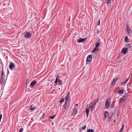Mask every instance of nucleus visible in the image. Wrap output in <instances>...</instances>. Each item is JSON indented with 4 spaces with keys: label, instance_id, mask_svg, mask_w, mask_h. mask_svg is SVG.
<instances>
[{
    "label": "nucleus",
    "instance_id": "1",
    "mask_svg": "<svg viewBox=\"0 0 132 132\" xmlns=\"http://www.w3.org/2000/svg\"><path fill=\"white\" fill-rule=\"evenodd\" d=\"M111 99L109 98H108L106 102L105 106L106 109H108L111 104Z\"/></svg>",
    "mask_w": 132,
    "mask_h": 132
},
{
    "label": "nucleus",
    "instance_id": "2",
    "mask_svg": "<svg viewBox=\"0 0 132 132\" xmlns=\"http://www.w3.org/2000/svg\"><path fill=\"white\" fill-rule=\"evenodd\" d=\"M63 107L67 111H68L70 108V104L69 102H65L63 105Z\"/></svg>",
    "mask_w": 132,
    "mask_h": 132
},
{
    "label": "nucleus",
    "instance_id": "3",
    "mask_svg": "<svg viewBox=\"0 0 132 132\" xmlns=\"http://www.w3.org/2000/svg\"><path fill=\"white\" fill-rule=\"evenodd\" d=\"M126 28L127 30V32L128 35L129 36L130 35V36H131V34L132 33V31L128 24H127L126 25Z\"/></svg>",
    "mask_w": 132,
    "mask_h": 132
},
{
    "label": "nucleus",
    "instance_id": "4",
    "mask_svg": "<svg viewBox=\"0 0 132 132\" xmlns=\"http://www.w3.org/2000/svg\"><path fill=\"white\" fill-rule=\"evenodd\" d=\"M58 77V76L56 77V80L54 82L55 83V84L57 85V83L58 82L59 83V85H61L62 82V81L60 79H59Z\"/></svg>",
    "mask_w": 132,
    "mask_h": 132
},
{
    "label": "nucleus",
    "instance_id": "5",
    "mask_svg": "<svg viewBox=\"0 0 132 132\" xmlns=\"http://www.w3.org/2000/svg\"><path fill=\"white\" fill-rule=\"evenodd\" d=\"M24 36L26 38H29L31 36V34L28 32H26L23 33Z\"/></svg>",
    "mask_w": 132,
    "mask_h": 132
},
{
    "label": "nucleus",
    "instance_id": "6",
    "mask_svg": "<svg viewBox=\"0 0 132 132\" xmlns=\"http://www.w3.org/2000/svg\"><path fill=\"white\" fill-rule=\"evenodd\" d=\"M92 59V55H89L87 57L86 62L87 64L89 63L91 61Z\"/></svg>",
    "mask_w": 132,
    "mask_h": 132
},
{
    "label": "nucleus",
    "instance_id": "7",
    "mask_svg": "<svg viewBox=\"0 0 132 132\" xmlns=\"http://www.w3.org/2000/svg\"><path fill=\"white\" fill-rule=\"evenodd\" d=\"M10 63V64L9 67V68L11 70H13L15 68V65L12 62H11Z\"/></svg>",
    "mask_w": 132,
    "mask_h": 132
},
{
    "label": "nucleus",
    "instance_id": "8",
    "mask_svg": "<svg viewBox=\"0 0 132 132\" xmlns=\"http://www.w3.org/2000/svg\"><path fill=\"white\" fill-rule=\"evenodd\" d=\"M128 49L127 48H122V49L121 52L122 53H123L124 54H126L128 52Z\"/></svg>",
    "mask_w": 132,
    "mask_h": 132
},
{
    "label": "nucleus",
    "instance_id": "9",
    "mask_svg": "<svg viewBox=\"0 0 132 132\" xmlns=\"http://www.w3.org/2000/svg\"><path fill=\"white\" fill-rule=\"evenodd\" d=\"M77 108H76L75 107L73 109V112L72 114V116H75L76 115V114H77Z\"/></svg>",
    "mask_w": 132,
    "mask_h": 132
},
{
    "label": "nucleus",
    "instance_id": "10",
    "mask_svg": "<svg viewBox=\"0 0 132 132\" xmlns=\"http://www.w3.org/2000/svg\"><path fill=\"white\" fill-rule=\"evenodd\" d=\"M86 39L87 38H80V39H78L77 42L78 43L84 42L85 41Z\"/></svg>",
    "mask_w": 132,
    "mask_h": 132
},
{
    "label": "nucleus",
    "instance_id": "11",
    "mask_svg": "<svg viewBox=\"0 0 132 132\" xmlns=\"http://www.w3.org/2000/svg\"><path fill=\"white\" fill-rule=\"evenodd\" d=\"M119 79V78H117L114 79L113 81L111 83V85H115L117 80Z\"/></svg>",
    "mask_w": 132,
    "mask_h": 132
},
{
    "label": "nucleus",
    "instance_id": "12",
    "mask_svg": "<svg viewBox=\"0 0 132 132\" xmlns=\"http://www.w3.org/2000/svg\"><path fill=\"white\" fill-rule=\"evenodd\" d=\"M37 83V82L36 80H34L32 81L30 84V86L31 87H33L34 85Z\"/></svg>",
    "mask_w": 132,
    "mask_h": 132
},
{
    "label": "nucleus",
    "instance_id": "13",
    "mask_svg": "<svg viewBox=\"0 0 132 132\" xmlns=\"http://www.w3.org/2000/svg\"><path fill=\"white\" fill-rule=\"evenodd\" d=\"M130 75H129L128 78H126V81H124L123 82H121V84L122 85H124L127 83V81L130 78Z\"/></svg>",
    "mask_w": 132,
    "mask_h": 132
},
{
    "label": "nucleus",
    "instance_id": "14",
    "mask_svg": "<svg viewBox=\"0 0 132 132\" xmlns=\"http://www.w3.org/2000/svg\"><path fill=\"white\" fill-rule=\"evenodd\" d=\"M90 109L89 108H87L86 110V114L87 117L88 116L89 112Z\"/></svg>",
    "mask_w": 132,
    "mask_h": 132
},
{
    "label": "nucleus",
    "instance_id": "15",
    "mask_svg": "<svg viewBox=\"0 0 132 132\" xmlns=\"http://www.w3.org/2000/svg\"><path fill=\"white\" fill-rule=\"evenodd\" d=\"M128 94L126 93L125 95L123 96V98L125 99L124 101H126L128 97Z\"/></svg>",
    "mask_w": 132,
    "mask_h": 132
},
{
    "label": "nucleus",
    "instance_id": "16",
    "mask_svg": "<svg viewBox=\"0 0 132 132\" xmlns=\"http://www.w3.org/2000/svg\"><path fill=\"white\" fill-rule=\"evenodd\" d=\"M98 47H95L93 51L92 52H95L96 51H98L99 50V48H98Z\"/></svg>",
    "mask_w": 132,
    "mask_h": 132
},
{
    "label": "nucleus",
    "instance_id": "17",
    "mask_svg": "<svg viewBox=\"0 0 132 132\" xmlns=\"http://www.w3.org/2000/svg\"><path fill=\"white\" fill-rule=\"evenodd\" d=\"M124 100L125 99L123 98H121L119 103V104H121L122 103L125 101H124Z\"/></svg>",
    "mask_w": 132,
    "mask_h": 132
},
{
    "label": "nucleus",
    "instance_id": "18",
    "mask_svg": "<svg viewBox=\"0 0 132 132\" xmlns=\"http://www.w3.org/2000/svg\"><path fill=\"white\" fill-rule=\"evenodd\" d=\"M95 105H94L93 103L90 102V105L89 106V108H93V107Z\"/></svg>",
    "mask_w": 132,
    "mask_h": 132
},
{
    "label": "nucleus",
    "instance_id": "19",
    "mask_svg": "<svg viewBox=\"0 0 132 132\" xmlns=\"http://www.w3.org/2000/svg\"><path fill=\"white\" fill-rule=\"evenodd\" d=\"M126 47H127V48L128 49V50H129V48L130 50L131 48L132 47L131 46V45L130 44H127L126 45Z\"/></svg>",
    "mask_w": 132,
    "mask_h": 132
},
{
    "label": "nucleus",
    "instance_id": "20",
    "mask_svg": "<svg viewBox=\"0 0 132 132\" xmlns=\"http://www.w3.org/2000/svg\"><path fill=\"white\" fill-rule=\"evenodd\" d=\"M70 98V97L69 96L67 95L65 98V102H68Z\"/></svg>",
    "mask_w": 132,
    "mask_h": 132
},
{
    "label": "nucleus",
    "instance_id": "21",
    "mask_svg": "<svg viewBox=\"0 0 132 132\" xmlns=\"http://www.w3.org/2000/svg\"><path fill=\"white\" fill-rule=\"evenodd\" d=\"M124 124H122V127L120 129L119 132H122V131L124 128Z\"/></svg>",
    "mask_w": 132,
    "mask_h": 132
},
{
    "label": "nucleus",
    "instance_id": "22",
    "mask_svg": "<svg viewBox=\"0 0 132 132\" xmlns=\"http://www.w3.org/2000/svg\"><path fill=\"white\" fill-rule=\"evenodd\" d=\"M123 89H122V90L119 89L118 91V93L121 94H122L123 93Z\"/></svg>",
    "mask_w": 132,
    "mask_h": 132
},
{
    "label": "nucleus",
    "instance_id": "23",
    "mask_svg": "<svg viewBox=\"0 0 132 132\" xmlns=\"http://www.w3.org/2000/svg\"><path fill=\"white\" fill-rule=\"evenodd\" d=\"M125 41L126 42H129V40L128 39V37L127 36H126L125 38Z\"/></svg>",
    "mask_w": 132,
    "mask_h": 132
},
{
    "label": "nucleus",
    "instance_id": "24",
    "mask_svg": "<svg viewBox=\"0 0 132 132\" xmlns=\"http://www.w3.org/2000/svg\"><path fill=\"white\" fill-rule=\"evenodd\" d=\"M35 109V108L34 107V106H33V105H32L31 106L30 109L32 111H33Z\"/></svg>",
    "mask_w": 132,
    "mask_h": 132
},
{
    "label": "nucleus",
    "instance_id": "25",
    "mask_svg": "<svg viewBox=\"0 0 132 132\" xmlns=\"http://www.w3.org/2000/svg\"><path fill=\"white\" fill-rule=\"evenodd\" d=\"M99 100V98H98L96 100H95L94 101V105H95L98 102Z\"/></svg>",
    "mask_w": 132,
    "mask_h": 132
},
{
    "label": "nucleus",
    "instance_id": "26",
    "mask_svg": "<svg viewBox=\"0 0 132 132\" xmlns=\"http://www.w3.org/2000/svg\"><path fill=\"white\" fill-rule=\"evenodd\" d=\"M4 81L3 77H1L0 79V82L1 84H2Z\"/></svg>",
    "mask_w": 132,
    "mask_h": 132
},
{
    "label": "nucleus",
    "instance_id": "27",
    "mask_svg": "<svg viewBox=\"0 0 132 132\" xmlns=\"http://www.w3.org/2000/svg\"><path fill=\"white\" fill-rule=\"evenodd\" d=\"M95 46L98 47L100 46V43H99L97 42L95 44Z\"/></svg>",
    "mask_w": 132,
    "mask_h": 132
},
{
    "label": "nucleus",
    "instance_id": "28",
    "mask_svg": "<svg viewBox=\"0 0 132 132\" xmlns=\"http://www.w3.org/2000/svg\"><path fill=\"white\" fill-rule=\"evenodd\" d=\"M87 132H94V130L93 129H89L87 130Z\"/></svg>",
    "mask_w": 132,
    "mask_h": 132
},
{
    "label": "nucleus",
    "instance_id": "29",
    "mask_svg": "<svg viewBox=\"0 0 132 132\" xmlns=\"http://www.w3.org/2000/svg\"><path fill=\"white\" fill-rule=\"evenodd\" d=\"M112 117H113V116H112V115L110 116L109 117L108 119V121H110L111 119H112Z\"/></svg>",
    "mask_w": 132,
    "mask_h": 132
},
{
    "label": "nucleus",
    "instance_id": "30",
    "mask_svg": "<svg viewBox=\"0 0 132 132\" xmlns=\"http://www.w3.org/2000/svg\"><path fill=\"white\" fill-rule=\"evenodd\" d=\"M29 80H28V79H27L26 80V87H27V85L29 84Z\"/></svg>",
    "mask_w": 132,
    "mask_h": 132
},
{
    "label": "nucleus",
    "instance_id": "31",
    "mask_svg": "<svg viewBox=\"0 0 132 132\" xmlns=\"http://www.w3.org/2000/svg\"><path fill=\"white\" fill-rule=\"evenodd\" d=\"M4 72L3 71V70L2 71H1V77H3V76H4Z\"/></svg>",
    "mask_w": 132,
    "mask_h": 132
},
{
    "label": "nucleus",
    "instance_id": "32",
    "mask_svg": "<svg viewBox=\"0 0 132 132\" xmlns=\"http://www.w3.org/2000/svg\"><path fill=\"white\" fill-rule=\"evenodd\" d=\"M111 0H108L106 1V3L107 4H108L109 3H110L111 2Z\"/></svg>",
    "mask_w": 132,
    "mask_h": 132
},
{
    "label": "nucleus",
    "instance_id": "33",
    "mask_svg": "<svg viewBox=\"0 0 132 132\" xmlns=\"http://www.w3.org/2000/svg\"><path fill=\"white\" fill-rule=\"evenodd\" d=\"M55 116H56V115H55L53 116H51L49 118L53 119L55 117Z\"/></svg>",
    "mask_w": 132,
    "mask_h": 132
},
{
    "label": "nucleus",
    "instance_id": "34",
    "mask_svg": "<svg viewBox=\"0 0 132 132\" xmlns=\"http://www.w3.org/2000/svg\"><path fill=\"white\" fill-rule=\"evenodd\" d=\"M104 113H106V114L107 116H108L109 114L108 112L107 111H105V112Z\"/></svg>",
    "mask_w": 132,
    "mask_h": 132
},
{
    "label": "nucleus",
    "instance_id": "35",
    "mask_svg": "<svg viewBox=\"0 0 132 132\" xmlns=\"http://www.w3.org/2000/svg\"><path fill=\"white\" fill-rule=\"evenodd\" d=\"M64 98H63L61 100H60L59 101L60 102V103H61L62 102H64Z\"/></svg>",
    "mask_w": 132,
    "mask_h": 132
},
{
    "label": "nucleus",
    "instance_id": "36",
    "mask_svg": "<svg viewBox=\"0 0 132 132\" xmlns=\"http://www.w3.org/2000/svg\"><path fill=\"white\" fill-rule=\"evenodd\" d=\"M97 25H100V19H99L97 22Z\"/></svg>",
    "mask_w": 132,
    "mask_h": 132
},
{
    "label": "nucleus",
    "instance_id": "37",
    "mask_svg": "<svg viewBox=\"0 0 132 132\" xmlns=\"http://www.w3.org/2000/svg\"><path fill=\"white\" fill-rule=\"evenodd\" d=\"M86 125H85L82 128V129H83V130H85L86 128Z\"/></svg>",
    "mask_w": 132,
    "mask_h": 132
},
{
    "label": "nucleus",
    "instance_id": "38",
    "mask_svg": "<svg viewBox=\"0 0 132 132\" xmlns=\"http://www.w3.org/2000/svg\"><path fill=\"white\" fill-rule=\"evenodd\" d=\"M23 128H21L19 130V132H22L23 130Z\"/></svg>",
    "mask_w": 132,
    "mask_h": 132
},
{
    "label": "nucleus",
    "instance_id": "39",
    "mask_svg": "<svg viewBox=\"0 0 132 132\" xmlns=\"http://www.w3.org/2000/svg\"><path fill=\"white\" fill-rule=\"evenodd\" d=\"M2 114H0V122L1 121V119L2 118Z\"/></svg>",
    "mask_w": 132,
    "mask_h": 132
},
{
    "label": "nucleus",
    "instance_id": "40",
    "mask_svg": "<svg viewBox=\"0 0 132 132\" xmlns=\"http://www.w3.org/2000/svg\"><path fill=\"white\" fill-rule=\"evenodd\" d=\"M112 104L111 105V108H114V103L113 104V105H112Z\"/></svg>",
    "mask_w": 132,
    "mask_h": 132
},
{
    "label": "nucleus",
    "instance_id": "41",
    "mask_svg": "<svg viewBox=\"0 0 132 132\" xmlns=\"http://www.w3.org/2000/svg\"><path fill=\"white\" fill-rule=\"evenodd\" d=\"M107 116L106 114V113H105V114L104 113V118H106V117H107Z\"/></svg>",
    "mask_w": 132,
    "mask_h": 132
},
{
    "label": "nucleus",
    "instance_id": "42",
    "mask_svg": "<svg viewBox=\"0 0 132 132\" xmlns=\"http://www.w3.org/2000/svg\"><path fill=\"white\" fill-rule=\"evenodd\" d=\"M91 108V110H90V111L91 112H92V110H93V108Z\"/></svg>",
    "mask_w": 132,
    "mask_h": 132
},
{
    "label": "nucleus",
    "instance_id": "43",
    "mask_svg": "<svg viewBox=\"0 0 132 132\" xmlns=\"http://www.w3.org/2000/svg\"><path fill=\"white\" fill-rule=\"evenodd\" d=\"M69 95H70V92H68L67 95L69 96Z\"/></svg>",
    "mask_w": 132,
    "mask_h": 132
},
{
    "label": "nucleus",
    "instance_id": "44",
    "mask_svg": "<svg viewBox=\"0 0 132 132\" xmlns=\"http://www.w3.org/2000/svg\"><path fill=\"white\" fill-rule=\"evenodd\" d=\"M120 57V54H119V55L118 56L117 58H119Z\"/></svg>",
    "mask_w": 132,
    "mask_h": 132
},
{
    "label": "nucleus",
    "instance_id": "45",
    "mask_svg": "<svg viewBox=\"0 0 132 132\" xmlns=\"http://www.w3.org/2000/svg\"><path fill=\"white\" fill-rule=\"evenodd\" d=\"M7 76L8 75V68H7Z\"/></svg>",
    "mask_w": 132,
    "mask_h": 132
},
{
    "label": "nucleus",
    "instance_id": "46",
    "mask_svg": "<svg viewBox=\"0 0 132 132\" xmlns=\"http://www.w3.org/2000/svg\"><path fill=\"white\" fill-rule=\"evenodd\" d=\"M75 105L76 106H78V104H76Z\"/></svg>",
    "mask_w": 132,
    "mask_h": 132
},
{
    "label": "nucleus",
    "instance_id": "47",
    "mask_svg": "<svg viewBox=\"0 0 132 132\" xmlns=\"http://www.w3.org/2000/svg\"><path fill=\"white\" fill-rule=\"evenodd\" d=\"M100 39H98V41L99 42H100Z\"/></svg>",
    "mask_w": 132,
    "mask_h": 132
},
{
    "label": "nucleus",
    "instance_id": "48",
    "mask_svg": "<svg viewBox=\"0 0 132 132\" xmlns=\"http://www.w3.org/2000/svg\"><path fill=\"white\" fill-rule=\"evenodd\" d=\"M43 116L45 115V114L44 113H43Z\"/></svg>",
    "mask_w": 132,
    "mask_h": 132
},
{
    "label": "nucleus",
    "instance_id": "49",
    "mask_svg": "<svg viewBox=\"0 0 132 132\" xmlns=\"http://www.w3.org/2000/svg\"><path fill=\"white\" fill-rule=\"evenodd\" d=\"M99 32V30L98 31V30H97L98 33Z\"/></svg>",
    "mask_w": 132,
    "mask_h": 132
},
{
    "label": "nucleus",
    "instance_id": "50",
    "mask_svg": "<svg viewBox=\"0 0 132 132\" xmlns=\"http://www.w3.org/2000/svg\"><path fill=\"white\" fill-rule=\"evenodd\" d=\"M119 115V113L118 114H117V116H118Z\"/></svg>",
    "mask_w": 132,
    "mask_h": 132
},
{
    "label": "nucleus",
    "instance_id": "51",
    "mask_svg": "<svg viewBox=\"0 0 132 132\" xmlns=\"http://www.w3.org/2000/svg\"><path fill=\"white\" fill-rule=\"evenodd\" d=\"M53 122H52V125H53Z\"/></svg>",
    "mask_w": 132,
    "mask_h": 132
},
{
    "label": "nucleus",
    "instance_id": "52",
    "mask_svg": "<svg viewBox=\"0 0 132 132\" xmlns=\"http://www.w3.org/2000/svg\"><path fill=\"white\" fill-rule=\"evenodd\" d=\"M115 120H114V122H115Z\"/></svg>",
    "mask_w": 132,
    "mask_h": 132
}]
</instances>
